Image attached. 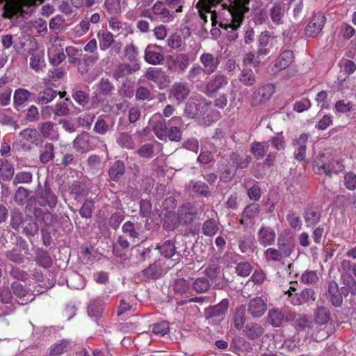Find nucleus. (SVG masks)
Listing matches in <instances>:
<instances>
[{"instance_id":"obj_1","label":"nucleus","mask_w":356,"mask_h":356,"mask_svg":"<svg viewBox=\"0 0 356 356\" xmlns=\"http://www.w3.org/2000/svg\"><path fill=\"white\" fill-rule=\"evenodd\" d=\"M250 0H200L197 6L199 8L200 17L203 23L208 22L210 15L211 25H219L228 31L238 30L243 24L245 15L250 11Z\"/></svg>"},{"instance_id":"obj_2","label":"nucleus","mask_w":356,"mask_h":356,"mask_svg":"<svg viewBox=\"0 0 356 356\" xmlns=\"http://www.w3.org/2000/svg\"><path fill=\"white\" fill-rule=\"evenodd\" d=\"M197 216V207L191 202H185L177 209L176 213L168 212L165 214L163 226L166 230H173L179 226H188Z\"/></svg>"},{"instance_id":"obj_3","label":"nucleus","mask_w":356,"mask_h":356,"mask_svg":"<svg viewBox=\"0 0 356 356\" xmlns=\"http://www.w3.org/2000/svg\"><path fill=\"white\" fill-rule=\"evenodd\" d=\"M284 149V142L282 136H276L271 140L266 142H253L251 153L257 160L262 159L265 156L264 164L267 166L273 165L277 155V152Z\"/></svg>"},{"instance_id":"obj_4","label":"nucleus","mask_w":356,"mask_h":356,"mask_svg":"<svg viewBox=\"0 0 356 356\" xmlns=\"http://www.w3.org/2000/svg\"><path fill=\"white\" fill-rule=\"evenodd\" d=\"M10 226L17 232L27 237L34 236L38 234L40 226L33 216L24 214L17 208L10 211Z\"/></svg>"},{"instance_id":"obj_5","label":"nucleus","mask_w":356,"mask_h":356,"mask_svg":"<svg viewBox=\"0 0 356 356\" xmlns=\"http://www.w3.org/2000/svg\"><path fill=\"white\" fill-rule=\"evenodd\" d=\"M44 0H0L5 1L4 15L8 18L15 16L26 17L33 11V8L42 4Z\"/></svg>"},{"instance_id":"obj_6","label":"nucleus","mask_w":356,"mask_h":356,"mask_svg":"<svg viewBox=\"0 0 356 356\" xmlns=\"http://www.w3.org/2000/svg\"><path fill=\"white\" fill-rule=\"evenodd\" d=\"M32 204H28L26 209L29 211H32L33 213L34 219L38 223L43 224L44 227L42 232H56V225L58 224V217L56 214L52 213L48 210H44L39 207L34 206L31 210Z\"/></svg>"},{"instance_id":"obj_7","label":"nucleus","mask_w":356,"mask_h":356,"mask_svg":"<svg viewBox=\"0 0 356 356\" xmlns=\"http://www.w3.org/2000/svg\"><path fill=\"white\" fill-rule=\"evenodd\" d=\"M314 321L318 325H324V330H319L316 334V339L322 341L327 339L331 332V328L328 327V323L332 321L330 310L323 305H318L314 312Z\"/></svg>"},{"instance_id":"obj_8","label":"nucleus","mask_w":356,"mask_h":356,"mask_svg":"<svg viewBox=\"0 0 356 356\" xmlns=\"http://www.w3.org/2000/svg\"><path fill=\"white\" fill-rule=\"evenodd\" d=\"M143 224L144 221L143 220H139L138 218L134 217L123 224L122 231L129 237L133 243L143 241L145 238L144 235L145 229Z\"/></svg>"},{"instance_id":"obj_9","label":"nucleus","mask_w":356,"mask_h":356,"mask_svg":"<svg viewBox=\"0 0 356 356\" xmlns=\"http://www.w3.org/2000/svg\"><path fill=\"white\" fill-rule=\"evenodd\" d=\"M63 40L57 33L49 36L51 46L48 47L47 54L51 64L55 66L60 65L66 58L63 52L62 42Z\"/></svg>"},{"instance_id":"obj_10","label":"nucleus","mask_w":356,"mask_h":356,"mask_svg":"<svg viewBox=\"0 0 356 356\" xmlns=\"http://www.w3.org/2000/svg\"><path fill=\"white\" fill-rule=\"evenodd\" d=\"M191 61L187 53L178 54L176 56L168 55L166 56V67L171 72L181 74L188 69Z\"/></svg>"},{"instance_id":"obj_11","label":"nucleus","mask_w":356,"mask_h":356,"mask_svg":"<svg viewBox=\"0 0 356 356\" xmlns=\"http://www.w3.org/2000/svg\"><path fill=\"white\" fill-rule=\"evenodd\" d=\"M97 37L99 40V49L102 51H106L111 48L112 54H118L120 53L122 43L115 42L113 34L108 31L99 30L97 33Z\"/></svg>"},{"instance_id":"obj_12","label":"nucleus","mask_w":356,"mask_h":356,"mask_svg":"<svg viewBox=\"0 0 356 356\" xmlns=\"http://www.w3.org/2000/svg\"><path fill=\"white\" fill-rule=\"evenodd\" d=\"M97 137L83 131L74 140L73 146L77 152L85 153L94 149L97 145Z\"/></svg>"},{"instance_id":"obj_13","label":"nucleus","mask_w":356,"mask_h":356,"mask_svg":"<svg viewBox=\"0 0 356 356\" xmlns=\"http://www.w3.org/2000/svg\"><path fill=\"white\" fill-rule=\"evenodd\" d=\"M260 213V206L257 203L247 205L241 214L239 220L244 229L252 228Z\"/></svg>"},{"instance_id":"obj_14","label":"nucleus","mask_w":356,"mask_h":356,"mask_svg":"<svg viewBox=\"0 0 356 356\" xmlns=\"http://www.w3.org/2000/svg\"><path fill=\"white\" fill-rule=\"evenodd\" d=\"M57 202L56 195L52 192L49 186L45 184L44 188L37 191L34 206L38 205L43 207L48 206L50 209H54Z\"/></svg>"},{"instance_id":"obj_15","label":"nucleus","mask_w":356,"mask_h":356,"mask_svg":"<svg viewBox=\"0 0 356 356\" xmlns=\"http://www.w3.org/2000/svg\"><path fill=\"white\" fill-rule=\"evenodd\" d=\"M229 83V78L224 74L216 73L213 74L205 86V92L212 95L225 88Z\"/></svg>"},{"instance_id":"obj_16","label":"nucleus","mask_w":356,"mask_h":356,"mask_svg":"<svg viewBox=\"0 0 356 356\" xmlns=\"http://www.w3.org/2000/svg\"><path fill=\"white\" fill-rule=\"evenodd\" d=\"M151 10L154 17L152 15H146V17L151 19L157 18L163 22H170L172 21L175 17L172 10L168 8L163 1H157L152 7Z\"/></svg>"},{"instance_id":"obj_17","label":"nucleus","mask_w":356,"mask_h":356,"mask_svg":"<svg viewBox=\"0 0 356 356\" xmlns=\"http://www.w3.org/2000/svg\"><path fill=\"white\" fill-rule=\"evenodd\" d=\"M275 92V86L272 83H267L259 87L254 92L251 99L252 106H258L268 102Z\"/></svg>"},{"instance_id":"obj_18","label":"nucleus","mask_w":356,"mask_h":356,"mask_svg":"<svg viewBox=\"0 0 356 356\" xmlns=\"http://www.w3.org/2000/svg\"><path fill=\"white\" fill-rule=\"evenodd\" d=\"M325 22L326 17L323 13H314L306 28L307 35L311 38L317 36L321 32Z\"/></svg>"},{"instance_id":"obj_19","label":"nucleus","mask_w":356,"mask_h":356,"mask_svg":"<svg viewBox=\"0 0 356 356\" xmlns=\"http://www.w3.org/2000/svg\"><path fill=\"white\" fill-rule=\"evenodd\" d=\"M109 28L116 33V37L127 38L134 33L133 26L128 22H123L117 17L108 18Z\"/></svg>"},{"instance_id":"obj_20","label":"nucleus","mask_w":356,"mask_h":356,"mask_svg":"<svg viewBox=\"0 0 356 356\" xmlns=\"http://www.w3.org/2000/svg\"><path fill=\"white\" fill-rule=\"evenodd\" d=\"M200 62L205 74L211 75L217 71L220 63V57L211 53L204 52L200 56Z\"/></svg>"},{"instance_id":"obj_21","label":"nucleus","mask_w":356,"mask_h":356,"mask_svg":"<svg viewBox=\"0 0 356 356\" xmlns=\"http://www.w3.org/2000/svg\"><path fill=\"white\" fill-rule=\"evenodd\" d=\"M28 247L25 242L16 243L14 247L6 252V257L11 262L20 264L24 262L25 255L27 254Z\"/></svg>"},{"instance_id":"obj_22","label":"nucleus","mask_w":356,"mask_h":356,"mask_svg":"<svg viewBox=\"0 0 356 356\" xmlns=\"http://www.w3.org/2000/svg\"><path fill=\"white\" fill-rule=\"evenodd\" d=\"M314 171L318 175L325 174L331 176L332 173H337V170L334 167L333 161L326 162L324 154H319L314 160L313 165Z\"/></svg>"},{"instance_id":"obj_23","label":"nucleus","mask_w":356,"mask_h":356,"mask_svg":"<svg viewBox=\"0 0 356 356\" xmlns=\"http://www.w3.org/2000/svg\"><path fill=\"white\" fill-rule=\"evenodd\" d=\"M267 309V304L261 297H257L250 300L247 312L254 318L261 317Z\"/></svg>"},{"instance_id":"obj_24","label":"nucleus","mask_w":356,"mask_h":356,"mask_svg":"<svg viewBox=\"0 0 356 356\" xmlns=\"http://www.w3.org/2000/svg\"><path fill=\"white\" fill-rule=\"evenodd\" d=\"M190 90L187 83L175 82L170 90V97H172L178 104L183 103L188 97Z\"/></svg>"},{"instance_id":"obj_25","label":"nucleus","mask_w":356,"mask_h":356,"mask_svg":"<svg viewBox=\"0 0 356 356\" xmlns=\"http://www.w3.org/2000/svg\"><path fill=\"white\" fill-rule=\"evenodd\" d=\"M326 296L334 307L341 306L343 303V296L339 291V285L335 281L332 280L328 282Z\"/></svg>"},{"instance_id":"obj_26","label":"nucleus","mask_w":356,"mask_h":356,"mask_svg":"<svg viewBox=\"0 0 356 356\" xmlns=\"http://www.w3.org/2000/svg\"><path fill=\"white\" fill-rule=\"evenodd\" d=\"M162 49L161 46L157 44H149L145 49V60L151 65H159L163 63L164 56L161 52L155 51L154 49Z\"/></svg>"},{"instance_id":"obj_27","label":"nucleus","mask_w":356,"mask_h":356,"mask_svg":"<svg viewBox=\"0 0 356 356\" xmlns=\"http://www.w3.org/2000/svg\"><path fill=\"white\" fill-rule=\"evenodd\" d=\"M154 263L142 270L143 276L148 279H158L163 274L164 261L161 258L153 260Z\"/></svg>"},{"instance_id":"obj_28","label":"nucleus","mask_w":356,"mask_h":356,"mask_svg":"<svg viewBox=\"0 0 356 356\" xmlns=\"http://www.w3.org/2000/svg\"><path fill=\"white\" fill-rule=\"evenodd\" d=\"M173 292L175 296L187 299L192 296L191 282L184 278L175 280L173 286Z\"/></svg>"},{"instance_id":"obj_29","label":"nucleus","mask_w":356,"mask_h":356,"mask_svg":"<svg viewBox=\"0 0 356 356\" xmlns=\"http://www.w3.org/2000/svg\"><path fill=\"white\" fill-rule=\"evenodd\" d=\"M274 229L268 226H261L257 232V239L262 246H269L274 243L275 240Z\"/></svg>"},{"instance_id":"obj_30","label":"nucleus","mask_w":356,"mask_h":356,"mask_svg":"<svg viewBox=\"0 0 356 356\" xmlns=\"http://www.w3.org/2000/svg\"><path fill=\"white\" fill-rule=\"evenodd\" d=\"M11 289L14 295L19 299H22V302L19 303L20 305H26L34 300L33 294L30 293L27 289L19 282H13Z\"/></svg>"},{"instance_id":"obj_31","label":"nucleus","mask_w":356,"mask_h":356,"mask_svg":"<svg viewBox=\"0 0 356 356\" xmlns=\"http://www.w3.org/2000/svg\"><path fill=\"white\" fill-rule=\"evenodd\" d=\"M7 77L0 78V106H7L10 104L13 89L8 85Z\"/></svg>"},{"instance_id":"obj_32","label":"nucleus","mask_w":356,"mask_h":356,"mask_svg":"<svg viewBox=\"0 0 356 356\" xmlns=\"http://www.w3.org/2000/svg\"><path fill=\"white\" fill-rule=\"evenodd\" d=\"M315 300V292L312 289H305L300 293H292L291 292V303L294 305H300Z\"/></svg>"},{"instance_id":"obj_33","label":"nucleus","mask_w":356,"mask_h":356,"mask_svg":"<svg viewBox=\"0 0 356 356\" xmlns=\"http://www.w3.org/2000/svg\"><path fill=\"white\" fill-rule=\"evenodd\" d=\"M308 138V134H302L299 138L293 142V145L297 146L294 151V158L298 161H303L305 160L307 152L306 143Z\"/></svg>"},{"instance_id":"obj_34","label":"nucleus","mask_w":356,"mask_h":356,"mask_svg":"<svg viewBox=\"0 0 356 356\" xmlns=\"http://www.w3.org/2000/svg\"><path fill=\"white\" fill-rule=\"evenodd\" d=\"M31 92L27 89L19 88L15 90L13 95V106L16 110L24 106L29 102Z\"/></svg>"},{"instance_id":"obj_35","label":"nucleus","mask_w":356,"mask_h":356,"mask_svg":"<svg viewBox=\"0 0 356 356\" xmlns=\"http://www.w3.org/2000/svg\"><path fill=\"white\" fill-rule=\"evenodd\" d=\"M22 140L35 145L36 146L42 143V137L40 134L35 129H25L19 134Z\"/></svg>"},{"instance_id":"obj_36","label":"nucleus","mask_w":356,"mask_h":356,"mask_svg":"<svg viewBox=\"0 0 356 356\" xmlns=\"http://www.w3.org/2000/svg\"><path fill=\"white\" fill-rule=\"evenodd\" d=\"M222 166L220 180L224 183H229L234 178L237 170L236 168L231 164L229 159L227 160V163H223Z\"/></svg>"},{"instance_id":"obj_37","label":"nucleus","mask_w":356,"mask_h":356,"mask_svg":"<svg viewBox=\"0 0 356 356\" xmlns=\"http://www.w3.org/2000/svg\"><path fill=\"white\" fill-rule=\"evenodd\" d=\"M289 66V51L288 50L283 51L275 61L271 71L273 74L286 69Z\"/></svg>"},{"instance_id":"obj_38","label":"nucleus","mask_w":356,"mask_h":356,"mask_svg":"<svg viewBox=\"0 0 356 356\" xmlns=\"http://www.w3.org/2000/svg\"><path fill=\"white\" fill-rule=\"evenodd\" d=\"M152 131L156 136L162 140H166L168 127L164 120H152L150 122Z\"/></svg>"},{"instance_id":"obj_39","label":"nucleus","mask_w":356,"mask_h":356,"mask_svg":"<svg viewBox=\"0 0 356 356\" xmlns=\"http://www.w3.org/2000/svg\"><path fill=\"white\" fill-rule=\"evenodd\" d=\"M321 218V211L317 208L308 207L305 209V220L307 227H313L318 223Z\"/></svg>"},{"instance_id":"obj_40","label":"nucleus","mask_w":356,"mask_h":356,"mask_svg":"<svg viewBox=\"0 0 356 356\" xmlns=\"http://www.w3.org/2000/svg\"><path fill=\"white\" fill-rule=\"evenodd\" d=\"M124 172L125 165L121 160L115 161L108 170L109 177L114 181H118Z\"/></svg>"},{"instance_id":"obj_41","label":"nucleus","mask_w":356,"mask_h":356,"mask_svg":"<svg viewBox=\"0 0 356 356\" xmlns=\"http://www.w3.org/2000/svg\"><path fill=\"white\" fill-rule=\"evenodd\" d=\"M54 159V146L51 143H46L40 149V161L47 164Z\"/></svg>"},{"instance_id":"obj_42","label":"nucleus","mask_w":356,"mask_h":356,"mask_svg":"<svg viewBox=\"0 0 356 356\" xmlns=\"http://www.w3.org/2000/svg\"><path fill=\"white\" fill-rule=\"evenodd\" d=\"M116 143L123 149H134L136 146L131 135L127 132L118 133L116 136Z\"/></svg>"},{"instance_id":"obj_43","label":"nucleus","mask_w":356,"mask_h":356,"mask_svg":"<svg viewBox=\"0 0 356 356\" xmlns=\"http://www.w3.org/2000/svg\"><path fill=\"white\" fill-rule=\"evenodd\" d=\"M229 307V300L227 299H222L220 303L212 307L209 311V318H218L222 317Z\"/></svg>"},{"instance_id":"obj_44","label":"nucleus","mask_w":356,"mask_h":356,"mask_svg":"<svg viewBox=\"0 0 356 356\" xmlns=\"http://www.w3.org/2000/svg\"><path fill=\"white\" fill-rule=\"evenodd\" d=\"M99 95L108 96L111 95L114 89V85L112 81L107 77H102L97 83Z\"/></svg>"},{"instance_id":"obj_45","label":"nucleus","mask_w":356,"mask_h":356,"mask_svg":"<svg viewBox=\"0 0 356 356\" xmlns=\"http://www.w3.org/2000/svg\"><path fill=\"white\" fill-rule=\"evenodd\" d=\"M145 77L147 80L154 81L156 83H160V88H164L166 86V84H162L161 80L165 81L167 76L162 73L161 69L149 68L146 72Z\"/></svg>"},{"instance_id":"obj_46","label":"nucleus","mask_w":356,"mask_h":356,"mask_svg":"<svg viewBox=\"0 0 356 356\" xmlns=\"http://www.w3.org/2000/svg\"><path fill=\"white\" fill-rule=\"evenodd\" d=\"M0 179L3 181H10L14 175V166L8 160L3 159L1 161Z\"/></svg>"},{"instance_id":"obj_47","label":"nucleus","mask_w":356,"mask_h":356,"mask_svg":"<svg viewBox=\"0 0 356 356\" xmlns=\"http://www.w3.org/2000/svg\"><path fill=\"white\" fill-rule=\"evenodd\" d=\"M72 99L80 106H86L88 104L90 95L87 91L80 90L77 87L72 89Z\"/></svg>"},{"instance_id":"obj_48","label":"nucleus","mask_w":356,"mask_h":356,"mask_svg":"<svg viewBox=\"0 0 356 356\" xmlns=\"http://www.w3.org/2000/svg\"><path fill=\"white\" fill-rule=\"evenodd\" d=\"M231 164L233 165L236 170L238 168L243 169L248 166L252 161V158L250 155L245 156L244 159H241L238 153L232 152L229 156Z\"/></svg>"},{"instance_id":"obj_49","label":"nucleus","mask_w":356,"mask_h":356,"mask_svg":"<svg viewBox=\"0 0 356 356\" xmlns=\"http://www.w3.org/2000/svg\"><path fill=\"white\" fill-rule=\"evenodd\" d=\"M211 284L208 278L205 277H197L191 283L192 291L197 293L207 292L210 288Z\"/></svg>"},{"instance_id":"obj_50","label":"nucleus","mask_w":356,"mask_h":356,"mask_svg":"<svg viewBox=\"0 0 356 356\" xmlns=\"http://www.w3.org/2000/svg\"><path fill=\"white\" fill-rule=\"evenodd\" d=\"M156 248H157L159 254L168 259L171 258L175 254L176 250L175 243L172 240L165 241L162 245L157 246Z\"/></svg>"},{"instance_id":"obj_51","label":"nucleus","mask_w":356,"mask_h":356,"mask_svg":"<svg viewBox=\"0 0 356 356\" xmlns=\"http://www.w3.org/2000/svg\"><path fill=\"white\" fill-rule=\"evenodd\" d=\"M189 188L194 193L200 194L203 197H207L210 193L209 186L202 181L191 180L189 184Z\"/></svg>"},{"instance_id":"obj_52","label":"nucleus","mask_w":356,"mask_h":356,"mask_svg":"<svg viewBox=\"0 0 356 356\" xmlns=\"http://www.w3.org/2000/svg\"><path fill=\"white\" fill-rule=\"evenodd\" d=\"M57 92L51 88H46L38 93L37 102L39 104H47L54 99L57 96Z\"/></svg>"},{"instance_id":"obj_53","label":"nucleus","mask_w":356,"mask_h":356,"mask_svg":"<svg viewBox=\"0 0 356 356\" xmlns=\"http://www.w3.org/2000/svg\"><path fill=\"white\" fill-rule=\"evenodd\" d=\"M218 229V222L213 218L205 220L202 227L203 234L207 236H214L217 233Z\"/></svg>"},{"instance_id":"obj_54","label":"nucleus","mask_w":356,"mask_h":356,"mask_svg":"<svg viewBox=\"0 0 356 356\" xmlns=\"http://www.w3.org/2000/svg\"><path fill=\"white\" fill-rule=\"evenodd\" d=\"M268 321L274 327H280L284 321L286 317L278 309H271L268 315Z\"/></svg>"},{"instance_id":"obj_55","label":"nucleus","mask_w":356,"mask_h":356,"mask_svg":"<svg viewBox=\"0 0 356 356\" xmlns=\"http://www.w3.org/2000/svg\"><path fill=\"white\" fill-rule=\"evenodd\" d=\"M204 74L205 72L203 67L199 64H194L189 70L187 78L190 81H200Z\"/></svg>"},{"instance_id":"obj_56","label":"nucleus","mask_w":356,"mask_h":356,"mask_svg":"<svg viewBox=\"0 0 356 356\" xmlns=\"http://www.w3.org/2000/svg\"><path fill=\"white\" fill-rule=\"evenodd\" d=\"M129 246L130 243L126 236L122 235L119 236L116 244L113 245V253L115 256L124 259L126 257V254L121 253L118 249V247L123 250H127L129 249Z\"/></svg>"},{"instance_id":"obj_57","label":"nucleus","mask_w":356,"mask_h":356,"mask_svg":"<svg viewBox=\"0 0 356 356\" xmlns=\"http://www.w3.org/2000/svg\"><path fill=\"white\" fill-rule=\"evenodd\" d=\"M245 332L250 339H255L263 334L264 328L259 323H250L245 327Z\"/></svg>"},{"instance_id":"obj_58","label":"nucleus","mask_w":356,"mask_h":356,"mask_svg":"<svg viewBox=\"0 0 356 356\" xmlns=\"http://www.w3.org/2000/svg\"><path fill=\"white\" fill-rule=\"evenodd\" d=\"M35 261L38 266L44 268L51 267L52 264V259L49 254L44 250H40L38 252Z\"/></svg>"},{"instance_id":"obj_59","label":"nucleus","mask_w":356,"mask_h":356,"mask_svg":"<svg viewBox=\"0 0 356 356\" xmlns=\"http://www.w3.org/2000/svg\"><path fill=\"white\" fill-rule=\"evenodd\" d=\"M245 307L243 305L238 306L236 309L234 323L236 328L238 330H241L245 322Z\"/></svg>"},{"instance_id":"obj_60","label":"nucleus","mask_w":356,"mask_h":356,"mask_svg":"<svg viewBox=\"0 0 356 356\" xmlns=\"http://www.w3.org/2000/svg\"><path fill=\"white\" fill-rule=\"evenodd\" d=\"M29 191L28 189L24 188V187H19L15 194H14V201L15 202L19 205L22 206L24 205L29 198Z\"/></svg>"},{"instance_id":"obj_61","label":"nucleus","mask_w":356,"mask_h":356,"mask_svg":"<svg viewBox=\"0 0 356 356\" xmlns=\"http://www.w3.org/2000/svg\"><path fill=\"white\" fill-rule=\"evenodd\" d=\"M55 127L56 124L51 121L42 123L40 127V135L46 138H53L56 134Z\"/></svg>"},{"instance_id":"obj_62","label":"nucleus","mask_w":356,"mask_h":356,"mask_svg":"<svg viewBox=\"0 0 356 356\" xmlns=\"http://www.w3.org/2000/svg\"><path fill=\"white\" fill-rule=\"evenodd\" d=\"M90 27V24L88 17H85L74 27L73 33L75 37H81L88 31Z\"/></svg>"},{"instance_id":"obj_63","label":"nucleus","mask_w":356,"mask_h":356,"mask_svg":"<svg viewBox=\"0 0 356 356\" xmlns=\"http://www.w3.org/2000/svg\"><path fill=\"white\" fill-rule=\"evenodd\" d=\"M265 257L267 261H280L283 257H289L281 250L275 248H268L264 252Z\"/></svg>"},{"instance_id":"obj_64","label":"nucleus","mask_w":356,"mask_h":356,"mask_svg":"<svg viewBox=\"0 0 356 356\" xmlns=\"http://www.w3.org/2000/svg\"><path fill=\"white\" fill-rule=\"evenodd\" d=\"M239 80L244 85L250 86L255 82V75L251 69H243L239 76Z\"/></svg>"}]
</instances>
